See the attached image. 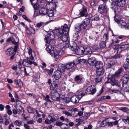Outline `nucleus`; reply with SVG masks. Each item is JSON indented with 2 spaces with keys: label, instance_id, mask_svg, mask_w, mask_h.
I'll use <instances>...</instances> for the list:
<instances>
[{
  "label": "nucleus",
  "instance_id": "obj_17",
  "mask_svg": "<svg viewBox=\"0 0 129 129\" xmlns=\"http://www.w3.org/2000/svg\"><path fill=\"white\" fill-rule=\"evenodd\" d=\"M97 61L95 57H93L89 58L88 60V64L90 66H94Z\"/></svg>",
  "mask_w": 129,
  "mask_h": 129
},
{
  "label": "nucleus",
  "instance_id": "obj_11",
  "mask_svg": "<svg viewBox=\"0 0 129 129\" xmlns=\"http://www.w3.org/2000/svg\"><path fill=\"white\" fill-rule=\"evenodd\" d=\"M22 64L26 67H30L31 65L32 64V61H31L28 57H26L24 59ZM30 70L31 69V68H30Z\"/></svg>",
  "mask_w": 129,
  "mask_h": 129
},
{
  "label": "nucleus",
  "instance_id": "obj_1",
  "mask_svg": "<svg viewBox=\"0 0 129 129\" xmlns=\"http://www.w3.org/2000/svg\"><path fill=\"white\" fill-rule=\"evenodd\" d=\"M47 33V37L45 38V42L46 43L49 44L47 47L46 50L50 54L52 51L55 50L53 46L54 42V35L52 31H48Z\"/></svg>",
  "mask_w": 129,
  "mask_h": 129
},
{
  "label": "nucleus",
  "instance_id": "obj_8",
  "mask_svg": "<svg viewBox=\"0 0 129 129\" xmlns=\"http://www.w3.org/2000/svg\"><path fill=\"white\" fill-rule=\"evenodd\" d=\"M50 96L52 99L55 101H58L60 99L59 94L57 91H52L51 92Z\"/></svg>",
  "mask_w": 129,
  "mask_h": 129
},
{
  "label": "nucleus",
  "instance_id": "obj_6",
  "mask_svg": "<svg viewBox=\"0 0 129 129\" xmlns=\"http://www.w3.org/2000/svg\"><path fill=\"white\" fill-rule=\"evenodd\" d=\"M96 91L95 86L93 85L88 87L85 90V95L86 94H93Z\"/></svg>",
  "mask_w": 129,
  "mask_h": 129
},
{
  "label": "nucleus",
  "instance_id": "obj_29",
  "mask_svg": "<svg viewBox=\"0 0 129 129\" xmlns=\"http://www.w3.org/2000/svg\"><path fill=\"white\" fill-rule=\"evenodd\" d=\"M105 64L106 68L108 69L111 68L115 64V63L113 61H111L107 63L105 62Z\"/></svg>",
  "mask_w": 129,
  "mask_h": 129
},
{
  "label": "nucleus",
  "instance_id": "obj_28",
  "mask_svg": "<svg viewBox=\"0 0 129 129\" xmlns=\"http://www.w3.org/2000/svg\"><path fill=\"white\" fill-rule=\"evenodd\" d=\"M65 46L67 47H68L70 49H71L72 50H73V49L75 50L77 49V44L75 43H73V45L72 46L69 45V44L67 43L66 44Z\"/></svg>",
  "mask_w": 129,
  "mask_h": 129
},
{
  "label": "nucleus",
  "instance_id": "obj_32",
  "mask_svg": "<svg viewBox=\"0 0 129 129\" xmlns=\"http://www.w3.org/2000/svg\"><path fill=\"white\" fill-rule=\"evenodd\" d=\"M47 11L46 9L42 8L39 10V13L42 15H45L47 14Z\"/></svg>",
  "mask_w": 129,
  "mask_h": 129
},
{
  "label": "nucleus",
  "instance_id": "obj_27",
  "mask_svg": "<svg viewBox=\"0 0 129 129\" xmlns=\"http://www.w3.org/2000/svg\"><path fill=\"white\" fill-rule=\"evenodd\" d=\"M84 54L85 55L90 54L92 53L91 49L89 47H86L85 48L84 47Z\"/></svg>",
  "mask_w": 129,
  "mask_h": 129
},
{
  "label": "nucleus",
  "instance_id": "obj_61",
  "mask_svg": "<svg viewBox=\"0 0 129 129\" xmlns=\"http://www.w3.org/2000/svg\"><path fill=\"white\" fill-rule=\"evenodd\" d=\"M4 108V106L1 104H0V111H3Z\"/></svg>",
  "mask_w": 129,
  "mask_h": 129
},
{
  "label": "nucleus",
  "instance_id": "obj_7",
  "mask_svg": "<svg viewBox=\"0 0 129 129\" xmlns=\"http://www.w3.org/2000/svg\"><path fill=\"white\" fill-rule=\"evenodd\" d=\"M62 51L57 50L55 49L50 54V55L52 56H54L55 60H57L59 56L62 55Z\"/></svg>",
  "mask_w": 129,
  "mask_h": 129
},
{
  "label": "nucleus",
  "instance_id": "obj_22",
  "mask_svg": "<svg viewBox=\"0 0 129 129\" xmlns=\"http://www.w3.org/2000/svg\"><path fill=\"white\" fill-rule=\"evenodd\" d=\"M123 70V68H120L112 76V78H114L115 77L119 76L120 74H121Z\"/></svg>",
  "mask_w": 129,
  "mask_h": 129
},
{
  "label": "nucleus",
  "instance_id": "obj_43",
  "mask_svg": "<svg viewBox=\"0 0 129 129\" xmlns=\"http://www.w3.org/2000/svg\"><path fill=\"white\" fill-rule=\"evenodd\" d=\"M11 42L12 43L15 45V46H17V48L18 47V41L17 42H16L14 39L13 37H12Z\"/></svg>",
  "mask_w": 129,
  "mask_h": 129
},
{
  "label": "nucleus",
  "instance_id": "obj_35",
  "mask_svg": "<svg viewBox=\"0 0 129 129\" xmlns=\"http://www.w3.org/2000/svg\"><path fill=\"white\" fill-rule=\"evenodd\" d=\"M75 63L73 62H70L67 63L66 66L67 69H70L74 66Z\"/></svg>",
  "mask_w": 129,
  "mask_h": 129
},
{
  "label": "nucleus",
  "instance_id": "obj_63",
  "mask_svg": "<svg viewBox=\"0 0 129 129\" xmlns=\"http://www.w3.org/2000/svg\"><path fill=\"white\" fill-rule=\"evenodd\" d=\"M26 123L28 124H32L34 123V122L32 120H30L27 121Z\"/></svg>",
  "mask_w": 129,
  "mask_h": 129
},
{
  "label": "nucleus",
  "instance_id": "obj_46",
  "mask_svg": "<svg viewBox=\"0 0 129 129\" xmlns=\"http://www.w3.org/2000/svg\"><path fill=\"white\" fill-rule=\"evenodd\" d=\"M123 67L125 70L129 69V63L125 62L123 65Z\"/></svg>",
  "mask_w": 129,
  "mask_h": 129
},
{
  "label": "nucleus",
  "instance_id": "obj_4",
  "mask_svg": "<svg viewBox=\"0 0 129 129\" xmlns=\"http://www.w3.org/2000/svg\"><path fill=\"white\" fill-rule=\"evenodd\" d=\"M106 83H110L113 86L116 85L117 87L116 89H114L113 90L114 91H119L121 89V85L119 81L115 80L114 78H109L108 81Z\"/></svg>",
  "mask_w": 129,
  "mask_h": 129
},
{
  "label": "nucleus",
  "instance_id": "obj_55",
  "mask_svg": "<svg viewBox=\"0 0 129 129\" xmlns=\"http://www.w3.org/2000/svg\"><path fill=\"white\" fill-rule=\"evenodd\" d=\"M45 123L46 124H50L51 123V121L50 120H49L48 119H46L45 121Z\"/></svg>",
  "mask_w": 129,
  "mask_h": 129
},
{
  "label": "nucleus",
  "instance_id": "obj_26",
  "mask_svg": "<svg viewBox=\"0 0 129 129\" xmlns=\"http://www.w3.org/2000/svg\"><path fill=\"white\" fill-rule=\"evenodd\" d=\"M84 27L83 26V25L81 24H78L75 27V30L76 31L78 32L80 30L85 29Z\"/></svg>",
  "mask_w": 129,
  "mask_h": 129
},
{
  "label": "nucleus",
  "instance_id": "obj_12",
  "mask_svg": "<svg viewBox=\"0 0 129 129\" xmlns=\"http://www.w3.org/2000/svg\"><path fill=\"white\" fill-rule=\"evenodd\" d=\"M75 82L78 84L82 83L84 81V78L82 75H76L74 79Z\"/></svg>",
  "mask_w": 129,
  "mask_h": 129
},
{
  "label": "nucleus",
  "instance_id": "obj_20",
  "mask_svg": "<svg viewBox=\"0 0 129 129\" xmlns=\"http://www.w3.org/2000/svg\"><path fill=\"white\" fill-rule=\"evenodd\" d=\"M59 30H61L62 31V33L64 34H68L69 31V28L68 27L67 25L65 24L63 27L62 29H58Z\"/></svg>",
  "mask_w": 129,
  "mask_h": 129
},
{
  "label": "nucleus",
  "instance_id": "obj_45",
  "mask_svg": "<svg viewBox=\"0 0 129 129\" xmlns=\"http://www.w3.org/2000/svg\"><path fill=\"white\" fill-rule=\"evenodd\" d=\"M79 35L78 34L75 33L73 35V40L74 41L77 40L78 38Z\"/></svg>",
  "mask_w": 129,
  "mask_h": 129
},
{
  "label": "nucleus",
  "instance_id": "obj_30",
  "mask_svg": "<svg viewBox=\"0 0 129 129\" xmlns=\"http://www.w3.org/2000/svg\"><path fill=\"white\" fill-rule=\"evenodd\" d=\"M17 109L18 110V113L19 114H21L23 113H24V110L22 107L20 105L17 106Z\"/></svg>",
  "mask_w": 129,
  "mask_h": 129
},
{
  "label": "nucleus",
  "instance_id": "obj_18",
  "mask_svg": "<svg viewBox=\"0 0 129 129\" xmlns=\"http://www.w3.org/2000/svg\"><path fill=\"white\" fill-rule=\"evenodd\" d=\"M76 52L77 55L83 54L84 53V47L82 46L79 47L76 50Z\"/></svg>",
  "mask_w": 129,
  "mask_h": 129
},
{
  "label": "nucleus",
  "instance_id": "obj_52",
  "mask_svg": "<svg viewBox=\"0 0 129 129\" xmlns=\"http://www.w3.org/2000/svg\"><path fill=\"white\" fill-rule=\"evenodd\" d=\"M63 113L65 114L66 115L68 116H72V114L67 111H63Z\"/></svg>",
  "mask_w": 129,
  "mask_h": 129
},
{
  "label": "nucleus",
  "instance_id": "obj_39",
  "mask_svg": "<svg viewBox=\"0 0 129 129\" xmlns=\"http://www.w3.org/2000/svg\"><path fill=\"white\" fill-rule=\"evenodd\" d=\"M55 125L57 126H61L63 125H66L68 126V124H67L63 123L62 122H60V121H58L55 123Z\"/></svg>",
  "mask_w": 129,
  "mask_h": 129
},
{
  "label": "nucleus",
  "instance_id": "obj_10",
  "mask_svg": "<svg viewBox=\"0 0 129 129\" xmlns=\"http://www.w3.org/2000/svg\"><path fill=\"white\" fill-rule=\"evenodd\" d=\"M98 11L100 13L104 15L107 13L108 9L106 6L105 4H102L99 6Z\"/></svg>",
  "mask_w": 129,
  "mask_h": 129
},
{
  "label": "nucleus",
  "instance_id": "obj_25",
  "mask_svg": "<svg viewBox=\"0 0 129 129\" xmlns=\"http://www.w3.org/2000/svg\"><path fill=\"white\" fill-rule=\"evenodd\" d=\"M58 70L61 72H64L67 69L66 66L62 64H59L58 65Z\"/></svg>",
  "mask_w": 129,
  "mask_h": 129
},
{
  "label": "nucleus",
  "instance_id": "obj_36",
  "mask_svg": "<svg viewBox=\"0 0 129 129\" xmlns=\"http://www.w3.org/2000/svg\"><path fill=\"white\" fill-rule=\"evenodd\" d=\"M104 69H97L96 71L97 75L101 76L104 73Z\"/></svg>",
  "mask_w": 129,
  "mask_h": 129
},
{
  "label": "nucleus",
  "instance_id": "obj_51",
  "mask_svg": "<svg viewBox=\"0 0 129 129\" xmlns=\"http://www.w3.org/2000/svg\"><path fill=\"white\" fill-rule=\"evenodd\" d=\"M97 2L96 1H94L91 2L90 5L92 7H94L95 6L96 4L97 3Z\"/></svg>",
  "mask_w": 129,
  "mask_h": 129
},
{
  "label": "nucleus",
  "instance_id": "obj_44",
  "mask_svg": "<svg viewBox=\"0 0 129 129\" xmlns=\"http://www.w3.org/2000/svg\"><path fill=\"white\" fill-rule=\"evenodd\" d=\"M22 123V121H19L18 120H16L14 122V124L18 126H20Z\"/></svg>",
  "mask_w": 129,
  "mask_h": 129
},
{
  "label": "nucleus",
  "instance_id": "obj_59",
  "mask_svg": "<svg viewBox=\"0 0 129 129\" xmlns=\"http://www.w3.org/2000/svg\"><path fill=\"white\" fill-rule=\"evenodd\" d=\"M44 71L47 74L50 75L49 70L48 69H45L44 70Z\"/></svg>",
  "mask_w": 129,
  "mask_h": 129
},
{
  "label": "nucleus",
  "instance_id": "obj_2",
  "mask_svg": "<svg viewBox=\"0 0 129 129\" xmlns=\"http://www.w3.org/2000/svg\"><path fill=\"white\" fill-rule=\"evenodd\" d=\"M111 5L112 8L114 9L115 13H119L121 12L120 8L118 6L121 7H123L125 4V0H113Z\"/></svg>",
  "mask_w": 129,
  "mask_h": 129
},
{
  "label": "nucleus",
  "instance_id": "obj_34",
  "mask_svg": "<svg viewBox=\"0 0 129 129\" xmlns=\"http://www.w3.org/2000/svg\"><path fill=\"white\" fill-rule=\"evenodd\" d=\"M119 25L121 28L125 27L126 25V22L122 20H120L119 22Z\"/></svg>",
  "mask_w": 129,
  "mask_h": 129
},
{
  "label": "nucleus",
  "instance_id": "obj_15",
  "mask_svg": "<svg viewBox=\"0 0 129 129\" xmlns=\"http://www.w3.org/2000/svg\"><path fill=\"white\" fill-rule=\"evenodd\" d=\"M61 73L59 70L55 72L53 74L54 78L56 80H58L61 77Z\"/></svg>",
  "mask_w": 129,
  "mask_h": 129
},
{
  "label": "nucleus",
  "instance_id": "obj_31",
  "mask_svg": "<svg viewBox=\"0 0 129 129\" xmlns=\"http://www.w3.org/2000/svg\"><path fill=\"white\" fill-rule=\"evenodd\" d=\"M14 83L16 85H18L20 88L22 87L23 86V83L20 79L15 80Z\"/></svg>",
  "mask_w": 129,
  "mask_h": 129
},
{
  "label": "nucleus",
  "instance_id": "obj_16",
  "mask_svg": "<svg viewBox=\"0 0 129 129\" xmlns=\"http://www.w3.org/2000/svg\"><path fill=\"white\" fill-rule=\"evenodd\" d=\"M90 23V20L88 18H86L83 21L81 24L84 27V28L85 29L87 26L89 25Z\"/></svg>",
  "mask_w": 129,
  "mask_h": 129
},
{
  "label": "nucleus",
  "instance_id": "obj_53",
  "mask_svg": "<svg viewBox=\"0 0 129 129\" xmlns=\"http://www.w3.org/2000/svg\"><path fill=\"white\" fill-rule=\"evenodd\" d=\"M30 2H31V4L33 5V4H37V2H38V0H30Z\"/></svg>",
  "mask_w": 129,
  "mask_h": 129
},
{
  "label": "nucleus",
  "instance_id": "obj_47",
  "mask_svg": "<svg viewBox=\"0 0 129 129\" xmlns=\"http://www.w3.org/2000/svg\"><path fill=\"white\" fill-rule=\"evenodd\" d=\"M27 110L28 112L29 113H33L34 112L33 109L30 107H27Z\"/></svg>",
  "mask_w": 129,
  "mask_h": 129
},
{
  "label": "nucleus",
  "instance_id": "obj_21",
  "mask_svg": "<svg viewBox=\"0 0 129 129\" xmlns=\"http://www.w3.org/2000/svg\"><path fill=\"white\" fill-rule=\"evenodd\" d=\"M58 87V85L55 82L51 83L50 87V89L52 91H57L56 89Z\"/></svg>",
  "mask_w": 129,
  "mask_h": 129
},
{
  "label": "nucleus",
  "instance_id": "obj_49",
  "mask_svg": "<svg viewBox=\"0 0 129 129\" xmlns=\"http://www.w3.org/2000/svg\"><path fill=\"white\" fill-rule=\"evenodd\" d=\"M45 25V23L43 22H41L39 23H38L37 24V26L38 27H40L41 26L44 25Z\"/></svg>",
  "mask_w": 129,
  "mask_h": 129
},
{
  "label": "nucleus",
  "instance_id": "obj_57",
  "mask_svg": "<svg viewBox=\"0 0 129 129\" xmlns=\"http://www.w3.org/2000/svg\"><path fill=\"white\" fill-rule=\"evenodd\" d=\"M119 45H116L113 46L112 47V48L115 50H116L118 48Z\"/></svg>",
  "mask_w": 129,
  "mask_h": 129
},
{
  "label": "nucleus",
  "instance_id": "obj_60",
  "mask_svg": "<svg viewBox=\"0 0 129 129\" xmlns=\"http://www.w3.org/2000/svg\"><path fill=\"white\" fill-rule=\"evenodd\" d=\"M107 125L108 126L110 127H112L113 125V122H108Z\"/></svg>",
  "mask_w": 129,
  "mask_h": 129
},
{
  "label": "nucleus",
  "instance_id": "obj_56",
  "mask_svg": "<svg viewBox=\"0 0 129 129\" xmlns=\"http://www.w3.org/2000/svg\"><path fill=\"white\" fill-rule=\"evenodd\" d=\"M104 38H105L106 40H108L109 39V35L108 34H105L103 36Z\"/></svg>",
  "mask_w": 129,
  "mask_h": 129
},
{
  "label": "nucleus",
  "instance_id": "obj_14",
  "mask_svg": "<svg viewBox=\"0 0 129 129\" xmlns=\"http://www.w3.org/2000/svg\"><path fill=\"white\" fill-rule=\"evenodd\" d=\"M70 101V100L68 97H66L59 100L60 104L62 105H64L66 104L69 103Z\"/></svg>",
  "mask_w": 129,
  "mask_h": 129
},
{
  "label": "nucleus",
  "instance_id": "obj_50",
  "mask_svg": "<svg viewBox=\"0 0 129 129\" xmlns=\"http://www.w3.org/2000/svg\"><path fill=\"white\" fill-rule=\"evenodd\" d=\"M123 121L126 124H129V118L127 117L126 119H123Z\"/></svg>",
  "mask_w": 129,
  "mask_h": 129
},
{
  "label": "nucleus",
  "instance_id": "obj_23",
  "mask_svg": "<svg viewBox=\"0 0 129 129\" xmlns=\"http://www.w3.org/2000/svg\"><path fill=\"white\" fill-rule=\"evenodd\" d=\"M129 79V77L127 74L124 75L122 78L121 80L122 83L124 84H126L127 83Z\"/></svg>",
  "mask_w": 129,
  "mask_h": 129
},
{
  "label": "nucleus",
  "instance_id": "obj_33",
  "mask_svg": "<svg viewBox=\"0 0 129 129\" xmlns=\"http://www.w3.org/2000/svg\"><path fill=\"white\" fill-rule=\"evenodd\" d=\"M26 29L27 33L30 34H33L35 33V29L32 27H31L29 29L27 28L26 26Z\"/></svg>",
  "mask_w": 129,
  "mask_h": 129
},
{
  "label": "nucleus",
  "instance_id": "obj_24",
  "mask_svg": "<svg viewBox=\"0 0 129 129\" xmlns=\"http://www.w3.org/2000/svg\"><path fill=\"white\" fill-rule=\"evenodd\" d=\"M95 65L96 68L97 69H103V63L100 61H97Z\"/></svg>",
  "mask_w": 129,
  "mask_h": 129
},
{
  "label": "nucleus",
  "instance_id": "obj_64",
  "mask_svg": "<svg viewBox=\"0 0 129 129\" xmlns=\"http://www.w3.org/2000/svg\"><path fill=\"white\" fill-rule=\"evenodd\" d=\"M81 121V119L80 118L76 119V121L78 122V124H81L80 122Z\"/></svg>",
  "mask_w": 129,
  "mask_h": 129
},
{
  "label": "nucleus",
  "instance_id": "obj_13",
  "mask_svg": "<svg viewBox=\"0 0 129 129\" xmlns=\"http://www.w3.org/2000/svg\"><path fill=\"white\" fill-rule=\"evenodd\" d=\"M79 11L80 16H84L85 17L87 16L88 14L87 13V9L85 6H83L82 8L80 9Z\"/></svg>",
  "mask_w": 129,
  "mask_h": 129
},
{
  "label": "nucleus",
  "instance_id": "obj_54",
  "mask_svg": "<svg viewBox=\"0 0 129 129\" xmlns=\"http://www.w3.org/2000/svg\"><path fill=\"white\" fill-rule=\"evenodd\" d=\"M101 19L99 18V16H95L94 18V19H93V20H94V21H100V20H101Z\"/></svg>",
  "mask_w": 129,
  "mask_h": 129
},
{
  "label": "nucleus",
  "instance_id": "obj_48",
  "mask_svg": "<svg viewBox=\"0 0 129 129\" xmlns=\"http://www.w3.org/2000/svg\"><path fill=\"white\" fill-rule=\"evenodd\" d=\"M121 57H122V56H120L119 54H117L112 56V58H114L115 59H117L120 58Z\"/></svg>",
  "mask_w": 129,
  "mask_h": 129
},
{
  "label": "nucleus",
  "instance_id": "obj_38",
  "mask_svg": "<svg viewBox=\"0 0 129 129\" xmlns=\"http://www.w3.org/2000/svg\"><path fill=\"white\" fill-rule=\"evenodd\" d=\"M102 79V76H101L96 75L95 81L96 82L98 83L101 82Z\"/></svg>",
  "mask_w": 129,
  "mask_h": 129
},
{
  "label": "nucleus",
  "instance_id": "obj_41",
  "mask_svg": "<svg viewBox=\"0 0 129 129\" xmlns=\"http://www.w3.org/2000/svg\"><path fill=\"white\" fill-rule=\"evenodd\" d=\"M48 117L49 118H50V121L51 122H55L58 119V118H57V117L55 118V117H54V116L52 117L51 116H48Z\"/></svg>",
  "mask_w": 129,
  "mask_h": 129
},
{
  "label": "nucleus",
  "instance_id": "obj_62",
  "mask_svg": "<svg viewBox=\"0 0 129 129\" xmlns=\"http://www.w3.org/2000/svg\"><path fill=\"white\" fill-rule=\"evenodd\" d=\"M89 115L90 114L89 113L86 114H85V115L84 116V118L85 119H86L89 116Z\"/></svg>",
  "mask_w": 129,
  "mask_h": 129
},
{
  "label": "nucleus",
  "instance_id": "obj_9",
  "mask_svg": "<svg viewBox=\"0 0 129 129\" xmlns=\"http://www.w3.org/2000/svg\"><path fill=\"white\" fill-rule=\"evenodd\" d=\"M17 46H15L14 48L10 47L7 49L6 51V54L9 55H11L12 54H15L17 49Z\"/></svg>",
  "mask_w": 129,
  "mask_h": 129
},
{
  "label": "nucleus",
  "instance_id": "obj_5",
  "mask_svg": "<svg viewBox=\"0 0 129 129\" xmlns=\"http://www.w3.org/2000/svg\"><path fill=\"white\" fill-rule=\"evenodd\" d=\"M85 95V93L83 92L80 93L78 95H74L72 96L71 99H69L74 104L78 103L80 99Z\"/></svg>",
  "mask_w": 129,
  "mask_h": 129
},
{
  "label": "nucleus",
  "instance_id": "obj_58",
  "mask_svg": "<svg viewBox=\"0 0 129 129\" xmlns=\"http://www.w3.org/2000/svg\"><path fill=\"white\" fill-rule=\"evenodd\" d=\"M49 96L48 95H47L46 96L45 98L47 101L51 102V101L49 99Z\"/></svg>",
  "mask_w": 129,
  "mask_h": 129
},
{
  "label": "nucleus",
  "instance_id": "obj_19",
  "mask_svg": "<svg viewBox=\"0 0 129 129\" xmlns=\"http://www.w3.org/2000/svg\"><path fill=\"white\" fill-rule=\"evenodd\" d=\"M129 47V45L128 44L122 45L118 50L117 52H119V53H120L122 51L127 49Z\"/></svg>",
  "mask_w": 129,
  "mask_h": 129
},
{
  "label": "nucleus",
  "instance_id": "obj_37",
  "mask_svg": "<svg viewBox=\"0 0 129 129\" xmlns=\"http://www.w3.org/2000/svg\"><path fill=\"white\" fill-rule=\"evenodd\" d=\"M108 122L106 119L104 120L100 124V126L104 127L106 126Z\"/></svg>",
  "mask_w": 129,
  "mask_h": 129
},
{
  "label": "nucleus",
  "instance_id": "obj_42",
  "mask_svg": "<svg viewBox=\"0 0 129 129\" xmlns=\"http://www.w3.org/2000/svg\"><path fill=\"white\" fill-rule=\"evenodd\" d=\"M99 45L101 48L102 49L104 48L106 46V42L104 41L101 42Z\"/></svg>",
  "mask_w": 129,
  "mask_h": 129
},
{
  "label": "nucleus",
  "instance_id": "obj_3",
  "mask_svg": "<svg viewBox=\"0 0 129 129\" xmlns=\"http://www.w3.org/2000/svg\"><path fill=\"white\" fill-rule=\"evenodd\" d=\"M54 35L57 36L59 38H60L61 40L63 42H66L69 40V38L68 34H64L62 33L61 30H55L53 31Z\"/></svg>",
  "mask_w": 129,
  "mask_h": 129
},
{
  "label": "nucleus",
  "instance_id": "obj_40",
  "mask_svg": "<svg viewBox=\"0 0 129 129\" xmlns=\"http://www.w3.org/2000/svg\"><path fill=\"white\" fill-rule=\"evenodd\" d=\"M47 14L49 17H52L53 15V11L52 10H47Z\"/></svg>",
  "mask_w": 129,
  "mask_h": 129
}]
</instances>
